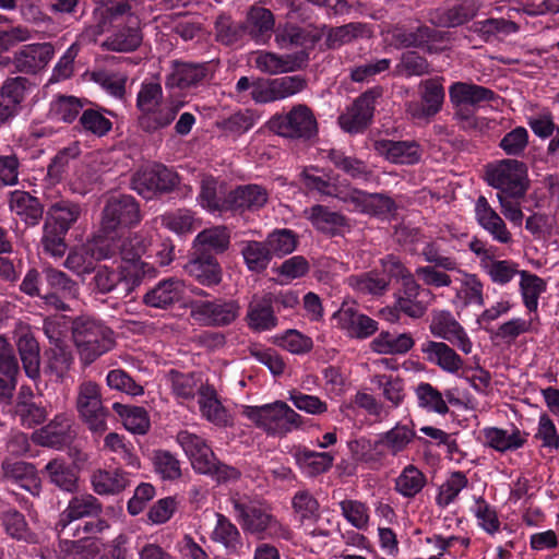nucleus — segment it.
I'll return each mask as SVG.
<instances>
[{
    "instance_id": "aec40b11",
    "label": "nucleus",
    "mask_w": 559,
    "mask_h": 559,
    "mask_svg": "<svg viewBox=\"0 0 559 559\" xmlns=\"http://www.w3.org/2000/svg\"><path fill=\"white\" fill-rule=\"evenodd\" d=\"M15 345L24 372L34 382L40 379V348L29 325L20 323L15 329Z\"/></svg>"
},
{
    "instance_id": "b1692460",
    "label": "nucleus",
    "mask_w": 559,
    "mask_h": 559,
    "mask_svg": "<svg viewBox=\"0 0 559 559\" xmlns=\"http://www.w3.org/2000/svg\"><path fill=\"white\" fill-rule=\"evenodd\" d=\"M424 295L428 296L430 292L421 289L414 276H407L395 295V308L407 317L419 319L428 309Z\"/></svg>"
},
{
    "instance_id": "864d4df0",
    "label": "nucleus",
    "mask_w": 559,
    "mask_h": 559,
    "mask_svg": "<svg viewBox=\"0 0 559 559\" xmlns=\"http://www.w3.org/2000/svg\"><path fill=\"white\" fill-rule=\"evenodd\" d=\"M425 474L415 465H406L394 480V490L404 498L416 497L426 486Z\"/></svg>"
},
{
    "instance_id": "1a4fd4ad",
    "label": "nucleus",
    "mask_w": 559,
    "mask_h": 559,
    "mask_svg": "<svg viewBox=\"0 0 559 559\" xmlns=\"http://www.w3.org/2000/svg\"><path fill=\"white\" fill-rule=\"evenodd\" d=\"M190 317L202 326L224 328L233 324L240 314V305L235 299L215 298L192 300Z\"/></svg>"
},
{
    "instance_id": "473e14b6",
    "label": "nucleus",
    "mask_w": 559,
    "mask_h": 559,
    "mask_svg": "<svg viewBox=\"0 0 559 559\" xmlns=\"http://www.w3.org/2000/svg\"><path fill=\"white\" fill-rule=\"evenodd\" d=\"M53 53L50 43L26 45L15 53L14 66L20 72L36 73L48 64Z\"/></svg>"
},
{
    "instance_id": "393cba45",
    "label": "nucleus",
    "mask_w": 559,
    "mask_h": 559,
    "mask_svg": "<svg viewBox=\"0 0 559 559\" xmlns=\"http://www.w3.org/2000/svg\"><path fill=\"white\" fill-rule=\"evenodd\" d=\"M176 440L189 457L195 472L210 471L215 454L205 439L188 430H181L177 433Z\"/></svg>"
},
{
    "instance_id": "a18cd8bd",
    "label": "nucleus",
    "mask_w": 559,
    "mask_h": 559,
    "mask_svg": "<svg viewBox=\"0 0 559 559\" xmlns=\"http://www.w3.org/2000/svg\"><path fill=\"white\" fill-rule=\"evenodd\" d=\"M240 246V254L249 272L261 274L269 267L272 257L265 241L243 240Z\"/></svg>"
},
{
    "instance_id": "f704fd0d",
    "label": "nucleus",
    "mask_w": 559,
    "mask_h": 559,
    "mask_svg": "<svg viewBox=\"0 0 559 559\" xmlns=\"http://www.w3.org/2000/svg\"><path fill=\"white\" fill-rule=\"evenodd\" d=\"M90 285L96 294L106 295L112 292H121L126 297L133 290L134 281L131 282L122 270L100 266L95 270Z\"/></svg>"
},
{
    "instance_id": "9b49d317",
    "label": "nucleus",
    "mask_w": 559,
    "mask_h": 559,
    "mask_svg": "<svg viewBox=\"0 0 559 559\" xmlns=\"http://www.w3.org/2000/svg\"><path fill=\"white\" fill-rule=\"evenodd\" d=\"M140 221V207L133 197H111L103 210L102 231L108 236L119 228L136 225Z\"/></svg>"
},
{
    "instance_id": "5fc2aeb1",
    "label": "nucleus",
    "mask_w": 559,
    "mask_h": 559,
    "mask_svg": "<svg viewBox=\"0 0 559 559\" xmlns=\"http://www.w3.org/2000/svg\"><path fill=\"white\" fill-rule=\"evenodd\" d=\"M199 406L202 416L209 421L217 426H224L227 424V412L218 401L216 391L213 386H200Z\"/></svg>"
},
{
    "instance_id": "f257e3e1",
    "label": "nucleus",
    "mask_w": 559,
    "mask_h": 559,
    "mask_svg": "<svg viewBox=\"0 0 559 559\" xmlns=\"http://www.w3.org/2000/svg\"><path fill=\"white\" fill-rule=\"evenodd\" d=\"M183 105V100L173 95L164 98L159 83L143 82L136 95L139 124L148 133L165 129L174 122Z\"/></svg>"
},
{
    "instance_id": "7c9ffc66",
    "label": "nucleus",
    "mask_w": 559,
    "mask_h": 559,
    "mask_svg": "<svg viewBox=\"0 0 559 559\" xmlns=\"http://www.w3.org/2000/svg\"><path fill=\"white\" fill-rule=\"evenodd\" d=\"M185 294V283L177 277L159 281L143 296L144 305L156 309H168Z\"/></svg>"
},
{
    "instance_id": "0e129e2a",
    "label": "nucleus",
    "mask_w": 559,
    "mask_h": 559,
    "mask_svg": "<svg viewBox=\"0 0 559 559\" xmlns=\"http://www.w3.org/2000/svg\"><path fill=\"white\" fill-rule=\"evenodd\" d=\"M430 72L428 60L416 51H405L396 63L393 75L401 78L423 76Z\"/></svg>"
},
{
    "instance_id": "dca6fc26",
    "label": "nucleus",
    "mask_w": 559,
    "mask_h": 559,
    "mask_svg": "<svg viewBox=\"0 0 559 559\" xmlns=\"http://www.w3.org/2000/svg\"><path fill=\"white\" fill-rule=\"evenodd\" d=\"M382 95L380 87L362 93L345 112L338 117L341 128L348 133L362 132L371 122L376 100Z\"/></svg>"
},
{
    "instance_id": "37998d69",
    "label": "nucleus",
    "mask_w": 559,
    "mask_h": 559,
    "mask_svg": "<svg viewBox=\"0 0 559 559\" xmlns=\"http://www.w3.org/2000/svg\"><path fill=\"white\" fill-rule=\"evenodd\" d=\"M10 210L29 226L37 225L43 216L39 201L25 191L11 192Z\"/></svg>"
},
{
    "instance_id": "338daca9",
    "label": "nucleus",
    "mask_w": 559,
    "mask_h": 559,
    "mask_svg": "<svg viewBox=\"0 0 559 559\" xmlns=\"http://www.w3.org/2000/svg\"><path fill=\"white\" fill-rule=\"evenodd\" d=\"M493 284L504 286L509 284L516 275L520 276L522 270L519 264L512 260H497L493 257L481 267Z\"/></svg>"
},
{
    "instance_id": "bb28decb",
    "label": "nucleus",
    "mask_w": 559,
    "mask_h": 559,
    "mask_svg": "<svg viewBox=\"0 0 559 559\" xmlns=\"http://www.w3.org/2000/svg\"><path fill=\"white\" fill-rule=\"evenodd\" d=\"M142 39L140 19L131 17L129 23L116 25L103 41L102 47L110 51L131 52L140 47Z\"/></svg>"
},
{
    "instance_id": "f3484780",
    "label": "nucleus",
    "mask_w": 559,
    "mask_h": 559,
    "mask_svg": "<svg viewBox=\"0 0 559 559\" xmlns=\"http://www.w3.org/2000/svg\"><path fill=\"white\" fill-rule=\"evenodd\" d=\"M114 257L115 250H111L109 242L104 239L75 248L68 254L63 265L78 276H84L95 271L97 261Z\"/></svg>"
},
{
    "instance_id": "603ef678",
    "label": "nucleus",
    "mask_w": 559,
    "mask_h": 559,
    "mask_svg": "<svg viewBox=\"0 0 559 559\" xmlns=\"http://www.w3.org/2000/svg\"><path fill=\"white\" fill-rule=\"evenodd\" d=\"M477 12L474 0H460L437 11V23L443 27H455L472 20Z\"/></svg>"
},
{
    "instance_id": "4c0bfd02",
    "label": "nucleus",
    "mask_w": 559,
    "mask_h": 559,
    "mask_svg": "<svg viewBox=\"0 0 559 559\" xmlns=\"http://www.w3.org/2000/svg\"><path fill=\"white\" fill-rule=\"evenodd\" d=\"M91 485L99 496H116L131 486L130 474L121 468H99L93 472Z\"/></svg>"
},
{
    "instance_id": "6e6552de",
    "label": "nucleus",
    "mask_w": 559,
    "mask_h": 559,
    "mask_svg": "<svg viewBox=\"0 0 559 559\" xmlns=\"http://www.w3.org/2000/svg\"><path fill=\"white\" fill-rule=\"evenodd\" d=\"M269 126L276 134L289 139L310 140L318 133L312 110L302 104L294 106L286 114L275 115L270 119Z\"/></svg>"
},
{
    "instance_id": "2eb2a0df",
    "label": "nucleus",
    "mask_w": 559,
    "mask_h": 559,
    "mask_svg": "<svg viewBox=\"0 0 559 559\" xmlns=\"http://www.w3.org/2000/svg\"><path fill=\"white\" fill-rule=\"evenodd\" d=\"M429 331L435 337L451 343L465 355L473 350V343L465 329L449 310L435 309L431 311Z\"/></svg>"
},
{
    "instance_id": "f03ea898",
    "label": "nucleus",
    "mask_w": 559,
    "mask_h": 559,
    "mask_svg": "<svg viewBox=\"0 0 559 559\" xmlns=\"http://www.w3.org/2000/svg\"><path fill=\"white\" fill-rule=\"evenodd\" d=\"M242 414L267 436L283 438L302 427V417L283 401L246 406Z\"/></svg>"
},
{
    "instance_id": "de8ad7c7",
    "label": "nucleus",
    "mask_w": 559,
    "mask_h": 559,
    "mask_svg": "<svg viewBox=\"0 0 559 559\" xmlns=\"http://www.w3.org/2000/svg\"><path fill=\"white\" fill-rule=\"evenodd\" d=\"M81 214L82 206L79 203L69 200H60L50 205L46 223L61 231H69L78 222Z\"/></svg>"
},
{
    "instance_id": "7ed1b4c3",
    "label": "nucleus",
    "mask_w": 559,
    "mask_h": 559,
    "mask_svg": "<svg viewBox=\"0 0 559 559\" xmlns=\"http://www.w3.org/2000/svg\"><path fill=\"white\" fill-rule=\"evenodd\" d=\"M72 337L80 358L85 365L92 364L109 352L115 344L111 329L88 317H79L73 321Z\"/></svg>"
},
{
    "instance_id": "680f3d73",
    "label": "nucleus",
    "mask_w": 559,
    "mask_h": 559,
    "mask_svg": "<svg viewBox=\"0 0 559 559\" xmlns=\"http://www.w3.org/2000/svg\"><path fill=\"white\" fill-rule=\"evenodd\" d=\"M109 248L115 250V255L118 253L122 261L136 264L146 251L147 241L142 235L133 234L120 238L114 245L109 243Z\"/></svg>"
},
{
    "instance_id": "6e6d98bb",
    "label": "nucleus",
    "mask_w": 559,
    "mask_h": 559,
    "mask_svg": "<svg viewBox=\"0 0 559 559\" xmlns=\"http://www.w3.org/2000/svg\"><path fill=\"white\" fill-rule=\"evenodd\" d=\"M328 158L337 169L342 170L354 180L368 181L372 177V171L364 160L347 156L342 151L330 150Z\"/></svg>"
},
{
    "instance_id": "0eeeda50",
    "label": "nucleus",
    "mask_w": 559,
    "mask_h": 559,
    "mask_svg": "<svg viewBox=\"0 0 559 559\" xmlns=\"http://www.w3.org/2000/svg\"><path fill=\"white\" fill-rule=\"evenodd\" d=\"M76 409L94 435H103L107 430L106 419L109 412L104 407L99 385L91 380L81 382L76 390Z\"/></svg>"
},
{
    "instance_id": "20e7f679",
    "label": "nucleus",
    "mask_w": 559,
    "mask_h": 559,
    "mask_svg": "<svg viewBox=\"0 0 559 559\" xmlns=\"http://www.w3.org/2000/svg\"><path fill=\"white\" fill-rule=\"evenodd\" d=\"M316 168H306L301 173V178L307 189L317 191L325 197H333L342 201H352L355 203H364L374 209L376 213H389L394 209V202L380 193L367 194L359 190H353L349 193H344L334 182L329 178L316 174Z\"/></svg>"
},
{
    "instance_id": "a878e982",
    "label": "nucleus",
    "mask_w": 559,
    "mask_h": 559,
    "mask_svg": "<svg viewBox=\"0 0 559 559\" xmlns=\"http://www.w3.org/2000/svg\"><path fill=\"white\" fill-rule=\"evenodd\" d=\"M72 419L67 414H58L49 424L36 430L32 435L35 443L43 447L60 449L72 439Z\"/></svg>"
},
{
    "instance_id": "774afa93",
    "label": "nucleus",
    "mask_w": 559,
    "mask_h": 559,
    "mask_svg": "<svg viewBox=\"0 0 559 559\" xmlns=\"http://www.w3.org/2000/svg\"><path fill=\"white\" fill-rule=\"evenodd\" d=\"M152 462L154 472L163 480H177L181 477V464L177 456L166 450L153 452Z\"/></svg>"
},
{
    "instance_id": "c9c22d12",
    "label": "nucleus",
    "mask_w": 559,
    "mask_h": 559,
    "mask_svg": "<svg viewBox=\"0 0 559 559\" xmlns=\"http://www.w3.org/2000/svg\"><path fill=\"white\" fill-rule=\"evenodd\" d=\"M230 229L224 225H216L201 230L192 242L193 252L202 254H221L230 247Z\"/></svg>"
},
{
    "instance_id": "13d9d810",
    "label": "nucleus",
    "mask_w": 559,
    "mask_h": 559,
    "mask_svg": "<svg viewBox=\"0 0 559 559\" xmlns=\"http://www.w3.org/2000/svg\"><path fill=\"white\" fill-rule=\"evenodd\" d=\"M292 507L300 525L316 523L321 518L320 504L309 490H298L292 499Z\"/></svg>"
},
{
    "instance_id": "4be33fe9",
    "label": "nucleus",
    "mask_w": 559,
    "mask_h": 559,
    "mask_svg": "<svg viewBox=\"0 0 559 559\" xmlns=\"http://www.w3.org/2000/svg\"><path fill=\"white\" fill-rule=\"evenodd\" d=\"M246 325L253 333L269 332L278 326L275 308L265 293L252 296L243 318Z\"/></svg>"
},
{
    "instance_id": "3c124183",
    "label": "nucleus",
    "mask_w": 559,
    "mask_h": 559,
    "mask_svg": "<svg viewBox=\"0 0 559 559\" xmlns=\"http://www.w3.org/2000/svg\"><path fill=\"white\" fill-rule=\"evenodd\" d=\"M370 36L371 32L367 24L350 22L342 26L331 27L326 33L325 43L330 49H337L354 40L369 38Z\"/></svg>"
},
{
    "instance_id": "412c9836",
    "label": "nucleus",
    "mask_w": 559,
    "mask_h": 559,
    "mask_svg": "<svg viewBox=\"0 0 559 559\" xmlns=\"http://www.w3.org/2000/svg\"><path fill=\"white\" fill-rule=\"evenodd\" d=\"M309 53L300 50L294 53L277 55L270 51H258L254 56V67L266 74L275 75L294 72L307 66Z\"/></svg>"
},
{
    "instance_id": "69168bd1",
    "label": "nucleus",
    "mask_w": 559,
    "mask_h": 559,
    "mask_svg": "<svg viewBox=\"0 0 559 559\" xmlns=\"http://www.w3.org/2000/svg\"><path fill=\"white\" fill-rule=\"evenodd\" d=\"M264 241L270 247L269 251L272 258H283L296 250L298 236L292 229L281 228L270 233Z\"/></svg>"
},
{
    "instance_id": "79ce46f5",
    "label": "nucleus",
    "mask_w": 559,
    "mask_h": 559,
    "mask_svg": "<svg viewBox=\"0 0 559 559\" xmlns=\"http://www.w3.org/2000/svg\"><path fill=\"white\" fill-rule=\"evenodd\" d=\"M451 103L455 106L477 105L495 99L496 93L481 85L466 82H454L449 87Z\"/></svg>"
},
{
    "instance_id": "a19ab883",
    "label": "nucleus",
    "mask_w": 559,
    "mask_h": 559,
    "mask_svg": "<svg viewBox=\"0 0 559 559\" xmlns=\"http://www.w3.org/2000/svg\"><path fill=\"white\" fill-rule=\"evenodd\" d=\"M294 459L308 477H316L326 473L333 465L334 455L329 452H316L305 447H299L294 452Z\"/></svg>"
},
{
    "instance_id": "c756f323",
    "label": "nucleus",
    "mask_w": 559,
    "mask_h": 559,
    "mask_svg": "<svg viewBox=\"0 0 559 559\" xmlns=\"http://www.w3.org/2000/svg\"><path fill=\"white\" fill-rule=\"evenodd\" d=\"M374 150L386 160L400 165H414L420 160L421 148L416 141L379 140Z\"/></svg>"
},
{
    "instance_id": "9d476101",
    "label": "nucleus",
    "mask_w": 559,
    "mask_h": 559,
    "mask_svg": "<svg viewBox=\"0 0 559 559\" xmlns=\"http://www.w3.org/2000/svg\"><path fill=\"white\" fill-rule=\"evenodd\" d=\"M388 33L391 44L397 49L420 48L432 53L436 51L433 44L442 40L439 31L415 19L395 24Z\"/></svg>"
},
{
    "instance_id": "a211bd4d",
    "label": "nucleus",
    "mask_w": 559,
    "mask_h": 559,
    "mask_svg": "<svg viewBox=\"0 0 559 559\" xmlns=\"http://www.w3.org/2000/svg\"><path fill=\"white\" fill-rule=\"evenodd\" d=\"M474 217L478 226L484 229L493 241L501 245H509L513 241L501 214L489 203L485 195H479L474 203Z\"/></svg>"
},
{
    "instance_id": "49530a36",
    "label": "nucleus",
    "mask_w": 559,
    "mask_h": 559,
    "mask_svg": "<svg viewBox=\"0 0 559 559\" xmlns=\"http://www.w3.org/2000/svg\"><path fill=\"white\" fill-rule=\"evenodd\" d=\"M415 342L411 333L381 332L374 337L370 347L374 353L384 355L406 354Z\"/></svg>"
},
{
    "instance_id": "e2e57ef3",
    "label": "nucleus",
    "mask_w": 559,
    "mask_h": 559,
    "mask_svg": "<svg viewBox=\"0 0 559 559\" xmlns=\"http://www.w3.org/2000/svg\"><path fill=\"white\" fill-rule=\"evenodd\" d=\"M418 406L427 412L445 415L449 407L443 394L428 382H420L415 388Z\"/></svg>"
},
{
    "instance_id": "c85d7f7f",
    "label": "nucleus",
    "mask_w": 559,
    "mask_h": 559,
    "mask_svg": "<svg viewBox=\"0 0 559 559\" xmlns=\"http://www.w3.org/2000/svg\"><path fill=\"white\" fill-rule=\"evenodd\" d=\"M485 444L497 452L516 451L527 442L528 433L511 425L508 428L485 427L481 430Z\"/></svg>"
},
{
    "instance_id": "bf43d9fd",
    "label": "nucleus",
    "mask_w": 559,
    "mask_h": 559,
    "mask_svg": "<svg viewBox=\"0 0 559 559\" xmlns=\"http://www.w3.org/2000/svg\"><path fill=\"white\" fill-rule=\"evenodd\" d=\"M160 225L177 235L192 233L197 228V218L192 211L188 209H177L166 212L158 217Z\"/></svg>"
},
{
    "instance_id": "39448f33",
    "label": "nucleus",
    "mask_w": 559,
    "mask_h": 559,
    "mask_svg": "<svg viewBox=\"0 0 559 559\" xmlns=\"http://www.w3.org/2000/svg\"><path fill=\"white\" fill-rule=\"evenodd\" d=\"M485 179L497 194L525 197L528 190L527 168L518 159H502L486 168Z\"/></svg>"
},
{
    "instance_id": "09e8293b",
    "label": "nucleus",
    "mask_w": 559,
    "mask_h": 559,
    "mask_svg": "<svg viewBox=\"0 0 559 559\" xmlns=\"http://www.w3.org/2000/svg\"><path fill=\"white\" fill-rule=\"evenodd\" d=\"M44 473L49 481L59 489L67 492H74L78 489V474L74 468L62 459L49 461Z\"/></svg>"
},
{
    "instance_id": "052dcab7",
    "label": "nucleus",
    "mask_w": 559,
    "mask_h": 559,
    "mask_svg": "<svg viewBox=\"0 0 559 559\" xmlns=\"http://www.w3.org/2000/svg\"><path fill=\"white\" fill-rule=\"evenodd\" d=\"M484 285L475 274H464L460 288L456 290L454 302L465 308L469 305H485Z\"/></svg>"
},
{
    "instance_id": "4468645a",
    "label": "nucleus",
    "mask_w": 559,
    "mask_h": 559,
    "mask_svg": "<svg viewBox=\"0 0 559 559\" xmlns=\"http://www.w3.org/2000/svg\"><path fill=\"white\" fill-rule=\"evenodd\" d=\"M233 508L238 522L245 531L254 534L270 531L285 539L290 538L292 532L289 528L280 524L276 519L263 509L239 500H233Z\"/></svg>"
},
{
    "instance_id": "cd10ccee",
    "label": "nucleus",
    "mask_w": 559,
    "mask_h": 559,
    "mask_svg": "<svg viewBox=\"0 0 559 559\" xmlns=\"http://www.w3.org/2000/svg\"><path fill=\"white\" fill-rule=\"evenodd\" d=\"M425 359L442 371L455 374L464 366L462 357L447 343L427 340L420 345Z\"/></svg>"
},
{
    "instance_id": "4d7b16f0",
    "label": "nucleus",
    "mask_w": 559,
    "mask_h": 559,
    "mask_svg": "<svg viewBox=\"0 0 559 559\" xmlns=\"http://www.w3.org/2000/svg\"><path fill=\"white\" fill-rule=\"evenodd\" d=\"M216 524L211 533L214 543L222 544L228 551H237L242 546L237 526L224 514L216 513Z\"/></svg>"
},
{
    "instance_id": "c03bdc74",
    "label": "nucleus",
    "mask_w": 559,
    "mask_h": 559,
    "mask_svg": "<svg viewBox=\"0 0 559 559\" xmlns=\"http://www.w3.org/2000/svg\"><path fill=\"white\" fill-rule=\"evenodd\" d=\"M547 283L545 280L528 271H521L519 290L522 302L530 313L537 314L539 297L546 292Z\"/></svg>"
},
{
    "instance_id": "423d86ee",
    "label": "nucleus",
    "mask_w": 559,
    "mask_h": 559,
    "mask_svg": "<svg viewBox=\"0 0 559 559\" xmlns=\"http://www.w3.org/2000/svg\"><path fill=\"white\" fill-rule=\"evenodd\" d=\"M103 512L102 502L92 493H81L73 496L67 508L60 513L57 527L64 530L72 522L83 518H97L84 524V532L88 535L103 533L109 527L106 520L98 516Z\"/></svg>"
},
{
    "instance_id": "58836bf2",
    "label": "nucleus",
    "mask_w": 559,
    "mask_h": 559,
    "mask_svg": "<svg viewBox=\"0 0 559 559\" xmlns=\"http://www.w3.org/2000/svg\"><path fill=\"white\" fill-rule=\"evenodd\" d=\"M3 478L7 481L17 485L20 488L29 491L32 495H39L40 481L36 475L33 464L22 461L5 460L2 463Z\"/></svg>"
},
{
    "instance_id": "ea45409f",
    "label": "nucleus",
    "mask_w": 559,
    "mask_h": 559,
    "mask_svg": "<svg viewBox=\"0 0 559 559\" xmlns=\"http://www.w3.org/2000/svg\"><path fill=\"white\" fill-rule=\"evenodd\" d=\"M304 217L320 233L335 235L347 225L346 217L329 207L316 204L304 210Z\"/></svg>"
},
{
    "instance_id": "ddd939ff",
    "label": "nucleus",
    "mask_w": 559,
    "mask_h": 559,
    "mask_svg": "<svg viewBox=\"0 0 559 559\" xmlns=\"http://www.w3.org/2000/svg\"><path fill=\"white\" fill-rule=\"evenodd\" d=\"M43 272L50 289L41 296L43 304L57 311L70 310L68 302L78 299L80 294L78 283L64 272L51 266L45 267Z\"/></svg>"
},
{
    "instance_id": "e433bc0d",
    "label": "nucleus",
    "mask_w": 559,
    "mask_h": 559,
    "mask_svg": "<svg viewBox=\"0 0 559 559\" xmlns=\"http://www.w3.org/2000/svg\"><path fill=\"white\" fill-rule=\"evenodd\" d=\"M269 201V191L255 183L239 186L229 192L227 203L236 211H258Z\"/></svg>"
},
{
    "instance_id": "f8f14e48",
    "label": "nucleus",
    "mask_w": 559,
    "mask_h": 559,
    "mask_svg": "<svg viewBox=\"0 0 559 559\" xmlns=\"http://www.w3.org/2000/svg\"><path fill=\"white\" fill-rule=\"evenodd\" d=\"M416 432L408 425L397 423L390 430L382 432L370 449L369 461L383 463L389 457H395L407 450L415 440Z\"/></svg>"
},
{
    "instance_id": "8fccbe9b",
    "label": "nucleus",
    "mask_w": 559,
    "mask_h": 559,
    "mask_svg": "<svg viewBox=\"0 0 559 559\" xmlns=\"http://www.w3.org/2000/svg\"><path fill=\"white\" fill-rule=\"evenodd\" d=\"M275 43L281 49L301 47L306 51L312 48L317 37L304 28L294 24L280 25L275 31Z\"/></svg>"
},
{
    "instance_id": "6ab92c4d",
    "label": "nucleus",
    "mask_w": 559,
    "mask_h": 559,
    "mask_svg": "<svg viewBox=\"0 0 559 559\" xmlns=\"http://www.w3.org/2000/svg\"><path fill=\"white\" fill-rule=\"evenodd\" d=\"M333 318L337 326L352 338L365 340L378 330V322L361 313L354 304L344 302Z\"/></svg>"
},
{
    "instance_id": "2f4dec72",
    "label": "nucleus",
    "mask_w": 559,
    "mask_h": 559,
    "mask_svg": "<svg viewBox=\"0 0 559 559\" xmlns=\"http://www.w3.org/2000/svg\"><path fill=\"white\" fill-rule=\"evenodd\" d=\"M185 271L199 284L207 287L218 285L223 277L222 267L213 254L193 252L185 265Z\"/></svg>"
},
{
    "instance_id": "5701e85b",
    "label": "nucleus",
    "mask_w": 559,
    "mask_h": 559,
    "mask_svg": "<svg viewBox=\"0 0 559 559\" xmlns=\"http://www.w3.org/2000/svg\"><path fill=\"white\" fill-rule=\"evenodd\" d=\"M210 76L207 63L174 61L171 71L165 78L167 91L198 86Z\"/></svg>"
},
{
    "instance_id": "72a5a7b5",
    "label": "nucleus",
    "mask_w": 559,
    "mask_h": 559,
    "mask_svg": "<svg viewBox=\"0 0 559 559\" xmlns=\"http://www.w3.org/2000/svg\"><path fill=\"white\" fill-rule=\"evenodd\" d=\"M274 25V15L269 9L253 5L247 12L242 31L257 44H264L271 38Z\"/></svg>"
}]
</instances>
